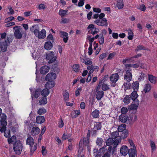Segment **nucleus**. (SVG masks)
<instances>
[{
	"mask_svg": "<svg viewBox=\"0 0 157 157\" xmlns=\"http://www.w3.org/2000/svg\"><path fill=\"white\" fill-rule=\"evenodd\" d=\"M13 150L16 154L19 155L21 154L23 147L20 140H17L15 143H13Z\"/></svg>",
	"mask_w": 157,
	"mask_h": 157,
	"instance_id": "obj_2",
	"label": "nucleus"
},
{
	"mask_svg": "<svg viewBox=\"0 0 157 157\" xmlns=\"http://www.w3.org/2000/svg\"><path fill=\"white\" fill-rule=\"evenodd\" d=\"M46 112V110L44 108H40L37 111V113L39 115H42L44 114Z\"/></svg>",
	"mask_w": 157,
	"mask_h": 157,
	"instance_id": "obj_47",
	"label": "nucleus"
},
{
	"mask_svg": "<svg viewBox=\"0 0 157 157\" xmlns=\"http://www.w3.org/2000/svg\"><path fill=\"white\" fill-rule=\"evenodd\" d=\"M46 36V31L44 29H42L39 33L37 36L38 38L40 39L44 38Z\"/></svg>",
	"mask_w": 157,
	"mask_h": 157,
	"instance_id": "obj_14",
	"label": "nucleus"
},
{
	"mask_svg": "<svg viewBox=\"0 0 157 157\" xmlns=\"http://www.w3.org/2000/svg\"><path fill=\"white\" fill-rule=\"evenodd\" d=\"M54 56V53L53 52H51L50 53L46 54V59L47 60H49L48 61L49 63H52L56 60V58Z\"/></svg>",
	"mask_w": 157,
	"mask_h": 157,
	"instance_id": "obj_5",
	"label": "nucleus"
},
{
	"mask_svg": "<svg viewBox=\"0 0 157 157\" xmlns=\"http://www.w3.org/2000/svg\"><path fill=\"white\" fill-rule=\"evenodd\" d=\"M99 31V29H98L95 28L94 29H90L88 31V33L90 34H92L94 35L95 34L98 33Z\"/></svg>",
	"mask_w": 157,
	"mask_h": 157,
	"instance_id": "obj_37",
	"label": "nucleus"
},
{
	"mask_svg": "<svg viewBox=\"0 0 157 157\" xmlns=\"http://www.w3.org/2000/svg\"><path fill=\"white\" fill-rule=\"evenodd\" d=\"M71 136V134H70L67 133V134H65V133H64L62 136V139L64 140H65L69 138Z\"/></svg>",
	"mask_w": 157,
	"mask_h": 157,
	"instance_id": "obj_55",
	"label": "nucleus"
},
{
	"mask_svg": "<svg viewBox=\"0 0 157 157\" xmlns=\"http://www.w3.org/2000/svg\"><path fill=\"white\" fill-rule=\"evenodd\" d=\"M80 113V110H75L73 113L72 117L73 118H75L78 116Z\"/></svg>",
	"mask_w": 157,
	"mask_h": 157,
	"instance_id": "obj_43",
	"label": "nucleus"
},
{
	"mask_svg": "<svg viewBox=\"0 0 157 157\" xmlns=\"http://www.w3.org/2000/svg\"><path fill=\"white\" fill-rule=\"evenodd\" d=\"M128 118L129 120L134 122L137 120V116L134 114H131L129 116Z\"/></svg>",
	"mask_w": 157,
	"mask_h": 157,
	"instance_id": "obj_35",
	"label": "nucleus"
},
{
	"mask_svg": "<svg viewBox=\"0 0 157 157\" xmlns=\"http://www.w3.org/2000/svg\"><path fill=\"white\" fill-rule=\"evenodd\" d=\"M116 6L119 9H122L124 6V2L123 0H116Z\"/></svg>",
	"mask_w": 157,
	"mask_h": 157,
	"instance_id": "obj_16",
	"label": "nucleus"
},
{
	"mask_svg": "<svg viewBox=\"0 0 157 157\" xmlns=\"http://www.w3.org/2000/svg\"><path fill=\"white\" fill-rule=\"evenodd\" d=\"M41 88H38L35 90L34 93H33V95L34 96L35 98H37L39 96L41 92Z\"/></svg>",
	"mask_w": 157,
	"mask_h": 157,
	"instance_id": "obj_25",
	"label": "nucleus"
},
{
	"mask_svg": "<svg viewBox=\"0 0 157 157\" xmlns=\"http://www.w3.org/2000/svg\"><path fill=\"white\" fill-rule=\"evenodd\" d=\"M1 35V38H0V43L1 41H4V40H7L5 39L6 35V33H2Z\"/></svg>",
	"mask_w": 157,
	"mask_h": 157,
	"instance_id": "obj_49",
	"label": "nucleus"
},
{
	"mask_svg": "<svg viewBox=\"0 0 157 157\" xmlns=\"http://www.w3.org/2000/svg\"><path fill=\"white\" fill-rule=\"evenodd\" d=\"M124 79L128 82H129L132 78V75L131 70H127L126 72V74L124 76Z\"/></svg>",
	"mask_w": 157,
	"mask_h": 157,
	"instance_id": "obj_7",
	"label": "nucleus"
},
{
	"mask_svg": "<svg viewBox=\"0 0 157 157\" xmlns=\"http://www.w3.org/2000/svg\"><path fill=\"white\" fill-rule=\"evenodd\" d=\"M98 39L99 43L101 44H103L104 42V38L103 35L102 34H101L100 35V37Z\"/></svg>",
	"mask_w": 157,
	"mask_h": 157,
	"instance_id": "obj_52",
	"label": "nucleus"
},
{
	"mask_svg": "<svg viewBox=\"0 0 157 157\" xmlns=\"http://www.w3.org/2000/svg\"><path fill=\"white\" fill-rule=\"evenodd\" d=\"M4 136L6 138H9L10 136V131L9 129L6 130L4 132Z\"/></svg>",
	"mask_w": 157,
	"mask_h": 157,
	"instance_id": "obj_53",
	"label": "nucleus"
},
{
	"mask_svg": "<svg viewBox=\"0 0 157 157\" xmlns=\"http://www.w3.org/2000/svg\"><path fill=\"white\" fill-rule=\"evenodd\" d=\"M122 114H125L126 113L128 112V109L126 107H123L121 110Z\"/></svg>",
	"mask_w": 157,
	"mask_h": 157,
	"instance_id": "obj_61",
	"label": "nucleus"
},
{
	"mask_svg": "<svg viewBox=\"0 0 157 157\" xmlns=\"http://www.w3.org/2000/svg\"><path fill=\"white\" fill-rule=\"evenodd\" d=\"M40 132V129L37 127H33L31 130V134L33 136L38 135Z\"/></svg>",
	"mask_w": 157,
	"mask_h": 157,
	"instance_id": "obj_17",
	"label": "nucleus"
},
{
	"mask_svg": "<svg viewBox=\"0 0 157 157\" xmlns=\"http://www.w3.org/2000/svg\"><path fill=\"white\" fill-rule=\"evenodd\" d=\"M145 77V75L143 73H141V75L140 77H139L138 79L140 81H141L144 80V78Z\"/></svg>",
	"mask_w": 157,
	"mask_h": 157,
	"instance_id": "obj_59",
	"label": "nucleus"
},
{
	"mask_svg": "<svg viewBox=\"0 0 157 157\" xmlns=\"http://www.w3.org/2000/svg\"><path fill=\"white\" fill-rule=\"evenodd\" d=\"M14 30V33L15 37L17 39H20L22 37L23 30L20 26H16L13 28Z\"/></svg>",
	"mask_w": 157,
	"mask_h": 157,
	"instance_id": "obj_3",
	"label": "nucleus"
},
{
	"mask_svg": "<svg viewBox=\"0 0 157 157\" xmlns=\"http://www.w3.org/2000/svg\"><path fill=\"white\" fill-rule=\"evenodd\" d=\"M99 111L98 110L95 109L92 113V116L94 118H97L99 117Z\"/></svg>",
	"mask_w": 157,
	"mask_h": 157,
	"instance_id": "obj_36",
	"label": "nucleus"
},
{
	"mask_svg": "<svg viewBox=\"0 0 157 157\" xmlns=\"http://www.w3.org/2000/svg\"><path fill=\"white\" fill-rule=\"evenodd\" d=\"M133 92H132L131 94V96H130L132 100H135L137 99L138 97V95L137 94V91L134 90Z\"/></svg>",
	"mask_w": 157,
	"mask_h": 157,
	"instance_id": "obj_31",
	"label": "nucleus"
},
{
	"mask_svg": "<svg viewBox=\"0 0 157 157\" xmlns=\"http://www.w3.org/2000/svg\"><path fill=\"white\" fill-rule=\"evenodd\" d=\"M30 154L31 155H32L34 152L36 150L37 145L36 144H35L34 145H30Z\"/></svg>",
	"mask_w": 157,
	"mask_h": 157,
	"instance_id": "obj_27",
	"label": "nucleus"
},
{
	"mask_svg": "<svg viewBox=\"0 0 157 157\" xmlns=\"http://www.w3.org/2000/svg\"><path fill=\"white\" fill-rule=\"evenodd\" d=\"M30 31L33 33L35 35L37 36L39 32V28L37 25H33L30 28Z\"/></svg>",
	"mask_w": 157,
	"mask_h": 157,
	"instance_id": "obj_9",
	"label": "nucleus"
},
{
	"mask_svg": "<svg viewBox=\"0 0 157 157\" xmlns=\"http://www.w3.org/2000/svg\"><path fill=\"white\" fill-rule=\"evenodd\" d=\"M128 134V132L127 131H125L124 132L122 133V136L121 137H120V138L121 139H124L126 137H127Z\"/></svg>",
	"mask_w": 157,
	"mask_h": 157,
	"instance_id": "obj_54",
	"label": "nucleus"
},
{
	"mask_svg": "<svg viewBox=\"0 0 157 157\" xmlns=\"http://www.w3.org/2000/svg\"><path fill=\"white\" fill-rule=\"evenodd\" d=\"M131 98L129 95L126 96L123 100V101L126 104H128L130 101Z\"/></svg>",
	"mask_w": 157,
	"mask_h": 157,
	"instance_id": "obj_46",
	"label": "nucleus"
},
{
	"mask_svg": "<svg viewBox=\"0 0 157 157\" xmlns=\"http://www.w3.org/2000/svg\"><path fill=\"white\" fill-rule=\"evenodd\" d=\"M103 141L102 139L101 138H98L96 140V143L98 145L101 146L103 143Z\"/></svg>",
	"mask_w": 157,
	"mask_h": 157,
	"instance_id": "obj_50",
	"label": "nucleus"
},
{
	"mask_svg": "<svg viewBox=\"0 0 157 157\" xmlns=\"http://www.w3.org/2000/svg\"><path fill=\"white\" fill-rule=\"evenodd\" d=\"M129 151L128 147L125 145L123 146L120 149V152L124 155H126L128 153Z\"/></svg>",
	"mask_w": 157,
	"mask_h": 157,
	"instance_id": "obj_13",
	"label": "nucleus"
},
{
	"mask_svg": "<svg viewBox=\"0 0 157 157\" xmlns=\"http://www.w3.org/2000/svg\"><path fill=\"white\" fill-rule=\"evenodd\" d=\"M148 80L151 83L153 84H155L156 82L155 77L151 75H148Z\"/></svg>",
	"mask_w": 157,
	"mask_h": 157,
	"instance_id": "obj_34",
	"label": "nucleus"
},
{
	"mask_svg": "<svg viewBox=\"0 0 157 157\" xmlns=\"http://www.w3.org/2000/svg\"><path fill=\"white\" fill-rule=\"evenodd\" d=\"M45 118L43 116H39L36 117V122L37 124H42L44 122Z\"/></svg>",
	"mask_w": 157,
	"mask_h": 157,
	"instance_id": "obj_18",
	"label": "nucleus"
},
{
	"mask_svg": "<svg viewBox=\"0 0 157 157\" xmlns=\"http://www.w3.org/2000/svg\"><path fill=\"white\" fill-rule=\"evenodd\" d=\"M119 134L118 132L117 131L113 132L112 133V138L114 139L116 138L118 136Z\"/></svg>",
	"mask_w": 157,
	"mask_h": 157,
	"instance_id": "obj_57",
	"label": "nucleus"
},
{
	"mask_svg": "<svg viewBox=\"0 0 157 157\" xmlns=\"http://www.w3.org/2000/svg\"><path fill=\"white\" fill-rule=\"evenodd\" d=\"M6 116L4 113L0 114V121L6 120Z\"/></svg>",
	"mask_w": 157,
	"mask_h": 157,
	"instance_id": "obj_56",
	"label": "nucleus"
},
{
	"mask_svg": "<svg viewBox=\"0 0 157 157\" xmlns=\"http://www.w3.org/2000/svg\"><path fill=\"white\" fill-rule=\"evenodd\" d=\"M12 36H9L7 37V40H4L1 41L0 43V47L2 52H4L6 51L7 47L9 45L10 42L13 39H11Z\"/></svg>",
	"mask_w": 157,
	"mask_h": 157,
	"instance_id": "obj_4",
	"label": "nucleus"
},
{
	"mask_svg": "<svg viewBox=\"0 0 157 157\" xmlns=\"http://www.w3.org/2000/svg\"><path fill=\"white\" fill-rule=\"evenodd\" d=\"M146 8L144 4H141L137 7L138 9L143 11H145L146 10Z\"/></svg>",
	"mask_w": 157,
	"mask_h": 157,
	"instance_id": "obj_51",
	"label": "nucleus"
},
{
	"mask_svg": "<svg viewBox=\"0 0 157 157\" xmlns=\"http://www.w3.org/2000/svg\"><path fill=\"white\" fill-rule=\"evenodd\" d=\"M115 54L116 53L115 52H113L112 53L109 54L107 59V60L112 59H113V57H114V56L115 55Z\"/></svg>",
	"mask_w": 157,
	"mask_h": 157,
	"instance_id": "obj_60",
	"label": "nucleus"
},
{
	"mask_svg": "<svg viewBox=\"0 0 157 157\" xmlns=\"http://www.w3.org/2000/svg\"><path fill=\"white\" fill-rule=\"evenodd\" d=\"M128 32V40H131L133 39V34L132 31L131 30H127Z\"/></svg>",
	"mask_w": 157,
	"mask_h": 157,
	"instance_id": "obj_39",
	"label": "nucleus"
},
{
	"mask_svg": "<svg viewBox=\"0 0 157 157\" xmlns=\"http://www.w3.org/2000/svg\"><path fill=\"white\" fill-rule=\"evenodd\" d=\"M60 34L61 35V37L63 38V41L65 43L67 42L68 40V33L62 31H60Z\"/></svg>",
	"mask_w": 157,
	"mask_h": 157,
	"instance_id": "obj_12",
	"label": "nucleus"
},
{
	"mask_svg": "<svg viewBox=\"0 0 157 157\" xmlns=\"http://www.w3.org/2000/svg\"><path fill=\"white\" fill-rule=\"evenodd\" d=\"M140 50H148L147 48L141 45H139L136 48L135 50V52H137Z\"/></svg>",
	"mask_w": 157,
	"mask_h": 157,
	"instance_id": "obj_30",
	"label": "nucleus"
},
{
	"mask_svg": "<svg viewBox=\"0 0 157 157\" xmlns=\"http://www.w3.org/2000/svg\"><path fill=\"white\" fill-rule=\"evenodd\" d=\"M101 128V123L100 122H97L95 124L94 129V132H95L96 130H100Z\"/></svg>",
	"mask_w": 157,
	"mask_h": 157,
	"instance_id": "obj_28",
	"label": "nucleus"
},
{
	"mask_svg": "<svg viewBox=\"0 0 157 157\" xmlns=\"http://www.w3.org/2000/svg\"><path fill=\"white\" fill-rule=\"evenodd\" d=\"M94 22L97 25L102 26H106L108 25L107 20L105 18H103L102 19H100V20L97 19Z\"/></svg>",
	"mask_w": 157,
	"mask_h": 157,
	"instance_id": "obj_6",
	"label": "nucleus"
},
{
	"mask_svg": "<svg viewBox=\"0 0 157 157\" xmlns=\"http://www.w3.org/2000/svg\"><path fill=\"white\" fill-rule=\"evenodd\" d=\"M119 119L122 122L125 123L127 121V117L126 116L121 115L119 117Z\"/></svg>",
	"mask_w": 157,
	"mask_h": 157,
	"instance_id": "obj_44",
	"label": "nucleus"
},
{
	"mask_svg": "<svg viewBox=\"0 0 157 157\" xmlns=\"http://www.w3.org/2000/svg\"><path fill=\"white\" fill-rule=\"evenodd\" d=\"M119 77L118 74L116 73L111 75L110 77V81L113 83H115L119 79Z\"/></svg>",
	"mask_w": 157,
	"mask_h": 157,
	"instance_id": "obj_10",
	"label": "nucleus"
},
{
	"mask_svg": "<svg viewBox=\"0 0 157 157\" xmlns=\"http://www.w3.org/2000/svg\"><path fill=\"white\" fill-rule=\"evenodd\" d=\"M67 12V10L60 9L59 11V14L62 17H63L66 15Z\"/></svg>",
	"mask_w": 157,
	"mask_h": 157,
	"instance_id": "obj_38",
	"label": "nucleus"
},
{
	"mask_svg": "<svg viewBox=\"0 0 157 157\" xmlns=\"http://www.w3.org/2000/svg\"><path fill=\"white\" fill-rule=\"evenodd\" d=\"M101 88L103 90L105 91L109 89V86L107 84H103L101 86Z\"/></svg>",
	"mask_w": 157,
	"mask_h": 157,
	"instance_id": "obj_42",
	"label": "nucleus"
},
{
	"mask_svg": "<svg viewBox=\"0 0 157 157\" xmlns=\"http://www.w3.org/2000/svg\"><path fill=\"white\" fill-rule=\"evenodd\" d=\"M129 82L124 83L123 84V86L124 87V90H126L127 89H129L131 88V85Z\"/></svg>",
	"mask_w": 157,
	"mask_h": 157,
	"instance_id": "obj_41",
	"label": "nucleus"
},
{
	"mask_svg": "<svg viewBox=\"0 0 157 157\" xmlns=\"http://www.w3.org/2000/svg\"><path fill=\"white\" fill-rule=\"evenodd\" d=\"M56 78V74L54 73H49L46 76L45 80L48 81H53Z\"/></svg>",
	"mask_w": 157,
	"mask_h": 157,
	"instance_id": "obj_8",
	"label": "nucleus"
},
{
	"mask_svg": "<svg viewBox=\"0 0 157 157\" xmlns=\"http://www.w3.org/2000/svg\"><path fill=\"white\" fill-rule=\"evenodd\" d=\"M151 88V86L150 84H146L144 86V91L145 93H147L150 91Z\"/></svg>",
	"mask_w": 157,
	"mask_h": 157,
	"instance_id": "obj_26",
	"label": "nucleus"
},
{
	"mask_svg": "<svg viewBox=\"0 0 157 157\" xmlns=\"http://www.w3.org/2000/svg\"><path fill=\"white\" fill-rule=\"evenodd\" d=\"M49 70L48 66H44L40 69V72L42 74H45L48 73Z\"/></svg>",
	"mask_w": 157,
	"mask_h": 157,
	"instance_id": "obj_15",
	"label": "nucleus"
},
{
	"mask_svg": "<svg viewBox=\"0 0 157 157\" xmlns=\"http://www.w3.org/2000/svg\"><path fill=\"white\" fill-rule=\"evenodd\" d=\"M138 107V106L137 105H136L132 104L130 105L128 108L129 109L132 110H136Z\"/></svg>",
	"mask_w": 157,
	"mask_h": 157,
	"instance_id": "obj_45",
	"label": "nucleus"
},
{
	"mask_svg": "<svg viewBox=\"0 0 157 157\" xmlns=\"http://www.w3.org/2000/svg\"><path fill=\"white\" fill-rule=\"evenodd\" d=\"M61 21L60 22L61 23L65 24L68 23L69 21V20L67 18H62Z\"/></svg>",
	"mask_w": 157,
	"mask_h": 157,
	"instance_id": "obj_64",
	"label": "nucleus"
},
{
	"mask_svg": "<svg viewBox=\"0 0 157 157\" xmlns=\"http://www.w3.org/2000/svg\"><path fill=\"white\" fill-rule=\"evenodd\" d=\"M16 137L15 136H13L11 137L8 139V142L9 144H13L15 143L17 140L16 139Z\"/></svg>",
	"mask_w": 157,
	"mask_h": 157,
	"instance_id": "obj_29",
	"label": "nucleus"
},
{
	"mask_svg": "<svg viewBox=\"0 0 157 157\" xmlns=\"http://www.w3.org/2000/svg\"><path fill=\"white\" fill-rule=\"evenodd\" d=\"M81 90L82 88L81 87H79L76 89L75 91V95L76 97H78L79 95Z\"/></svg>",
	"mask_w": 157,
	"mask_h": 157,
	"instance_id": "obj_58",
	"label": "nucleus"
},
{
	"mask_svg": "<svg viewBox=\"0 0 157 157\" xmlns=\"http://www.w3.org/2000/svg\"><path fill=\"white\" fill-rule=\"evenodd\" d=\"M139 82L138 81H136L132 83V87L134 90L138 91L139 88Z\"/></svg>",
	"mask_w": 157,
	"mask_h": 157,
	"instance_id": "obj_33",
	"label": "nucleus"
},
{
	"mask_svg": "<svg viewBox=\"0 0 157 157\" xmlns=\"http://www.w3.org/2000/svg\"><path fill=\"white\" fill-rule=\"evenodd\" d=\"M63 95L64 98V100L65 101H68L69 99V94L67 91L65 90L63 93Z\"/></svg>",
	"mask_w": 157,
	"mask_h": 157,
	"instance_id": "obj_40",
	"label": "nucleus"
},
{
	"mask_svg": "<svg viewBox=\"0 0 157 157\" xmlns=\"http://www.w3.org/2000/svg\"><path fill=\"white\" fill-rule=\"evenodd\" d=\"M129 157H135L136 155V147L133 148H130L128 151Z\"/></svg>",
	"mask_w": 157,
	"mask_h": 157,
	"instance_id": "obj_19",
	"label": "nucleus"
},
{
	"mask_svg": "<svg viewBox=\"0 0 157 157\" xmlns=\"http://www.w3.org/2000/svg\"><path fill=\"white\" fill-rule=\"evenodd\" d=\"M47 40L48 41H52V42H54V40L52 35L50 34L47 37Z\"/></svg>",
	"mask_w": 157,
	"mask_h": 157,
	"instance_id": "obj_62",
	"label": "nucleus"
},
{
	"mask_svg": "<svg viewBox=\"0 0 157 157\" xmlns=\"http://www.w3.org/2000/svg\"><path fill=\"white\" fill-rule=\"evenodd\" d=\"M53 47L52 44L50 41H48L45 43L44 48L47 50H50Z\"/></svg>",
	"mask_w": 157,
	"mask_h": 157,
	"instance_id": "obj_22",
	"label": "nucleus"
},
{
	"mask_svg": "<svg viewBox=\"0 0 157 157\" xmlns=\"http://www.w3.org/2000/svg\"><path fill=\"white\" fill-rule=\"evenodd\" d=\"M26 144L29 145H33L34 144V140L31 136H28L26 140Z\"/></svg>",
	"mask_w": 157,
	"mask_h": 157,
	"instance_id": "obj_23",
	"label": "nucleus"
},
{
	"mask_svg": "<svg viewBox=\"0 0 157 157\" xmlns=\"http://www.w3.org/2000/svg\"><path fill=\"white\" fill-rule=\"evenodd\" d=\"M104 95V92L103 91H99L97 92L96 98L98 100H100L103 98Z\"/></svg>",
	"mask_w": 157,
	"mask_h": 157,
	"instance_id": "obj_20",
	"label": "nucleus"
},
{
	"mask_svg": "<svg viewBox=\"0 0 157 157\" xmlns=\"http://www.w3.org/2000/svg\"><path fill=\"white\" fill-rule=\"evenodd\" d=\"M87 69L88 70H90L89 72V74H91L94 71H98V70L99 67L98 66L91 65L88 66L87 67Z\"/></svg>",
	"mask_w": 157,
	"mask_h": 157,
	"instance_id": "obj_11",
	"label": "nucleus"
},
{
	"mask_svg": "<svg viewBox=\"0 0 157 157\" xmlns=\"http://www.w3.org/2000/svg\"><path fill=\"white\" fill-rule=\"evenodd\" d=\"M79 66L78 64H75L73 65V70L75 72H78L79 70Z\"/></svg>",
	"mask_w": 157,
	"mask_h": 157,
	"instance_id": "obj_48",
	"label": "nucleus"
},
{
	"mask_svg": "<svg viewBox=\"0 0 157 157\" xmlns=\"http://www.w3.org/2000/svg\"><path fill=\"white\" fill-rule=\"evenodd\" d=\"M47 99L46 97L42 98L40 100L39 103L40 105H44L47 103Z\"/></svg>",
	"mask_w": 157,
	"mask_h": 157,
	"instance_id": "obj_32",
	"label": "nucleus"
},
{
	"mask_svg": "<svg viewBox=\"0 0 157 157\" xmlns=\"http://www.w3.org/2000/svg\"><path fill=\"white\" fill-rule=\"evenodd\" d=\"M41 93L42 96L46 97L49 93V90L48 89L46 88L41 90Z\"/></svg>",
	"mask_w": 157,
	"mask_h": 157,
	"instance_id": "obj_24",
	"label": "nucleus"
},
{
	"mask_svg": "<svg viewBox=\"0 0 157 157\" xmlns=\"http://www.w3.org/2000/svg\"><path fill=\"white\" fill-rule=\"evenodd\" d=\"M55 85V83L54 81H48L46 83L45 86L47 89H51L53 88Z\"/></svg>",
	"mask_w": 157,
	"mask_h": 157,
	"instance_id": "obj_21",
	"label": "nucleus"
},
{
	"mask_svg": "<svg viewBox=\"0 0 157 157\" xmlns=\"http://www.w3.org/2000/svg\"><path fill=\"white\" fill-rule=\"evenodd\" d=\"M120 142V140L119 139H116L114 141L112 138H108L106 141V145L109 146L108 149L109 152L113 154L114 152L115 149L117 147Z\"/></svg>",
	"mask_w": 157,
	"mask_h": 157,
	"instance_id": "obj_1",
	"label": "nucleus"
},
{
	"mask_svg": "<svg viewBox=\"0 0 157 157\" xmlns=\"http://www.w3.org/2000/svg\"><path fill=\"white\" fill-rule=\"evenodd\" d=\"M107 53H103L101 54L99 57V60H102L107 56Z\"/></svg>",
	"mask_w": 157,
	"mask_h": 157,
	"instance_id": "obj_63",
	"label": "nucleus"
}]
</instances>
